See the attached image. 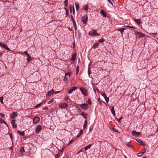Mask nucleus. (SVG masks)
Wrapping results in <instances>:
<instances>
[{
	"label": "nucleus",
	"instance_id": "nucleus-39",
	"mask_svg": "<svg viewBox=\"0 0 158 158\" xmlns=\"http://www.w3.org/2000/svg\"><path fill=\"white\" fill-rule=\"evenodd\" d=\"M24 54L25 55H26L27 56H28L29 57H31L30 56V55H29V54H28V52H27V51H25L24 52Z\"/></svg>",
	"mask_w": 158,
	"mask_h": 158
},
{
	"label": "nucleus",
	"instance_id": "nucleus-34",
	"mask_svg": "<svg viewBox=\"0 0 158 158\" xmlns=\"http://www.w3.org/2000/svg\"><path fill=\"white\" fill-rule=\"evenodd\" d=\"M65 6H67L68 4V0H65L64 2Z\"/></svg>",
	"mask_w": 158,
	"mask_h": 158
},
{
	"label": "nucleus",
	"instance_id": "nucleus-37",
	"mask_svg": "<svg viewBox=\"0 0 158 158\" xmlns=\"http://www.w3.org/2000/svg\"><path fill=\"white\" fill-rule=\"evenodd\" d=\"M42 103H40L37 105H36L35 106V108H37L39 107L40 106H41V105H42Z\"/></svg>",
	"mask_w": 158,
	"mask_h": 158
},
{
	"label": "nucleus",
	"instance_id": "nucleus-53",
	"mask_svg": "<svg viewBox=\"0 0 158 158\" xmlns=\"http://www.w3.org/2000/svg\"><path fill=\"white\" fill-rule=\"evenodd\" d=\"M127 27H129V28H133V29H135V27H132V26H127Z\"/></svg>",
	"mask_w": 158,
	"mask_h": 158
},
{
	"label": "nucleus",
	"instance_id": "nucleus-6",
	"mask_svg": "<svg viewBox=\"0 0 158 158\" xmlns=\"http://www.w3.org/2000/svg\"><path fill=\"white\" fill-rule=\"evenodd\" d=\"M40 120V118L39 117H34L33 118V122L35 124H36L38 123Z\"/></svg>",
	"mask_w": 158,
	"mask_h": 158
},
{
	"label": "nucleus",
	"instance_id": "nucleus-7",
	"mask_svg": "<svg viewBox=\"0 0 158 158\" xmlns=\"http://www.w3.org/2000/svg\"><path fill=\"white\" fill-rule=\"evenodd\" d=\"M15 120H13L11 121V123L13 127L15 129L17 127V125L15 123Z\"/></svg>",
	"mask_w": 158,
	"mask_h": 158
},
{
	"label": "nucleus",
	"instance_id": "nucleus-46",
	"mask_svg": "<svg viewBox=\"0 0 158 158\" xmlns=\"http://www.w3.org/2000/svg\"><path fill=\"white\" fill-rule=\"evenodd\" d=\"M99 35H99V34L98 33H96V32L95 33H94V36H98Z\"/></svg>",
	"mask_w": 158,
	"mask_h": 158
},
{
	"label": "nucleus",
	"instance_id": "nucleus-51",
	"mask_svg": "<svg viewBox=\"0 0 158 158\" xmlns=\"http://www.w3.org/2000/svg\"><path fill=\"white\" fill-rule=\"evenodd\" d=\"M73 15H74L75 14V9H74V6H73Z\"/></svg>",
	"mask_w": 158,
	"mask_h": 158
},
{
	"label": "nucleus",
	"instance_id": "nucleus-19",
	"mask_svg": "<svg viewBox=\"0 0 158 158\" xmlns=\"http://www.w3.org/2000/svg\"><path fill=\"white\" fill-rule=\"evenodd\" d=\"M99 45V44L98 43H95L92 47L93 49H95L98 47Z\"/></svg>",
	"mask_w": 158,
	"mask_h": 158
},
{
	"label": "nucleus",
	"instance_id": "nucleus-31",
	"mask_svg": "<svg viewBox=\"0 0 158 158\" xmlns=\"http://www.w3.org/2000/svg\"><path fill=\"white\" fill-rule=\"evenodd\" d=\"M123 118L121 116L119 118V119L118 118H116V120L118 121L119 122L121 123V120Z\"/></svg>",
	"mask_w": 158,
	"mask_h": 158
},
{
	"label": "nucleus",
	"instance_id": "nucleus-28",
	"mask_svg": "<svg viewBox=\"0 0 158 158\" xmlns=\"http://www.w3.org/2000/svg\"><path fill=\"white\" fill-rule=\"evenodd\" d=\"M91 146H92L91 144H89V145L87 146H86L85 148V150L86 151V150H88V149Z\"/></svg>",
	"mask_w": 158,
	"mask_h": 158
},
{
	"label": "nucleus",
	"instance_id": "nucleus-43",
	"mask_svg": "<svg viewBox=\"0 0 158 158\" xmlns=\"http://www.w3.org/2000/svg\"><path fill=\"white\" fill-rule=\"evenodd\" d=\"M74 141V140L73 139H71L69 142V143L68 145H69L70 144H71Z\"/></svg>",
	"mask_w": 158,
	"mask_h": 158
},
{
	"label": "nucleus",
	"instance_id": "nucleus-5",
	"mask_svg": "<svg viewBox=\"0 0 158 158\" xmlns=\"http://www.w3.org/2000/svg\"><path fill=\"white\" fill-rule=\"evenodd\" d=\"M88 16L86 15H85L82 17V21L83 23L85 24L87 21Z\"/></svg>",
	"mask_w": 158,
	"mask_h": 158
},
{
	"label": "nucleus",
	"instance_id": "nucleus-20",
	"mask_svg": "<svg viewBox=\"0 0 158 158\" xmlns=\"http://www.w3.org/2000/svg\"><path fill=\"white\" fill-rule=\"evenodd\" d=\"M137 142H138V143H139L140 144H141L143 146H145V143L140 139H137Z\"/></svg>",
	"mask_w": 158,
	"mask_h": 158
},
{
	"label": "nucleus",
	"instance_id": "nucleus-59",
	"mask_svg": "<svg viewBox=\"0 0 158 158\" xmlns=\"http://www.w3.org/2000/svg\"><path fill=\"white\" fill-rule=\"evenodd\" d=\"M1 121L2 122L4 123L6 122L4 120H2Z\"/></svg>",
	"mask_w": 158,
	"mask_h": 158
},
{
	"label": "nucleus",
	"instance_id": "nucleus-8",
	"mask_svg": "<svg viewBox=\"0 0 158 158\" xmlns=\"http://www.w3.org/2000/svg\"><path fill=\"white\" fill-rule=\"evenodd\" d=\"M17 112H13L11 114L10 117L11 119H13L17 116Z\"/></svg>",
	"mask_w": 158,
	"mask_h": 158
},
{
	"label": "nucleus",
	"instance_id": "nucleus-49",
	"mask_svg": "<svg viewBox=\"0 0 158 158\" xmlns=\"http://www.w3.org/2000/svg\"><path fill=\"white\" fill-rule=\"evenodd\" d=\"M31 57H29L27 58V60L28 62H30L31 60Z\"/></svg>",
	"mask_w": 158,
	"mask_h": 158
},
{
	"label": "nucleus",
	"instance_id": "nucleus-1",
	"mask_svg": "<svg viewBox=\"0 0 158 158\" xmlns=\"http://www.w3.org/2000/svg\"><path fill=\"white\" fill-rule=\"evenodd\" d=\"M80 89L84 95L86 96H88V91L85 88L81 87Z\"/></svg>",
	"mask_w": 158,
	"mask_h": 158
},
{
	"label": "nucleus",
	"instance_id": "nucleus-50",
	"mask_svg": "<svg viewBox=\"0 0 158 158\" xmlns=\"http://www.w3.org/2000/svg\"><path fill=\"white\" fill-rule=\"evenodd\" d=\"M102 96H103L104 98H106V94L104 93H103L102 94Z\"/></svg>",
	"mask_w": 158,
	"mask_h": 158
},
{
	"label": "nucleus",
	"instance_id": "nucleus-10",
	"mask_svg": "<svg viewBox=\"0 0 158 158\" xmlns=\"http://www.w3.org/2000/svg\"><path fill=\"white\" fill-rule=\"evenodd\" d=\"M71 18L73 22V23L74 24L75 29V30H76L77 29V25H76V23L73 17V16L72 15H71Z\"/></svg>",
	"mask_w": 158,
	"mask_h": 158
},
{
	"label": "nucleus",
	"instance_id": "nucleus-18",
	"mask_svg": "<svg viewBox=\"0 0 158 158\" xmlns=\"http://www.w3.org/2000/svg\"><path fill=\"white\" fill-rule=\"evenodd\" d=\"M135 21L138 25H140L141 24V21L140 19H134Z\"/></svg>",
	"mask_w": 158,
	"mask_h": 158
},
{
	"label": "nucleus",
	"instance_id": "nucleus-64",
	"mask_svg": "<svg viewBox=\"0 0 158 158\" xmlns=\"http://www.w3.org/2000/svg\"><path fill=\"white\" fill-rule=\"evenodd\" d=\"M127 146L128 147H131V146L129 145V144H127Z\"/></svg>",
	"mask_w": 158,
	"mask_h": 158
},
{
	"label": "nucleus",
	"instance_id": "nucleus-27",
	"mask_svg": "<svg viewBox=\"0 0 158 158\" xmlns=\"http://www.w3.org/2000/svg\"><path fill=\"white\" fill-rule=\"evenodd\" d=\"M125 30V29L123 28H122L120 29H118V31H120L122 34L123 32V31Z\"/></svg>",
	"mask_w": 158,
	"mask_h": 158
},
{
	"label": "nucleus",
	"instance_id": "nucleus-16",
	"mask_svg": "<svg viewBox=\"0 0 158 158\" xmlns=\"http://www.w3.org/2000/svg\"><path fill=\"white\" fill-rule=\"evenodd\" d=\"M136 34L140 37H143L144 36V35L143 33L139 32H137Z\"/></svg>",
	"mask_w": 158,
	"mask_h": 158
},
{
	"label": "nucleus",
	"instance_id": "nucleus-52",
	"mask_svg": "<svg viewBox=\"0 0 158 158\" xmlns=\"http://www.w3.org/2000/svg\"><path fill=\"white\" fill-rule=\"evenodd\" d=\"M0 115L2 117H5V115L2 113H0Z\"/></svg>",
	"mask_w": 158,
	"mask_h": 158
},
{
	"label": "nucleus",
	"instance_id": "nucleus-9",
	"mask_svg": "<svg viewBox=\"0 0 158 158\" xmlns=\"http://www.w3.org/2000/svg\"><path fill=\"white\" fill-rule=\"evenodd\" d=\"M140 132H137L135 131H133L132 132V134L135 136H138L140 134Z\"/></svg>",
	"mask_w": 158,
	"mask_h": 158
},
{
	"label": "nucleus",
	"instance_id": "nucleus-14",
	"mask_svg": "<svg viewBox=\"0 0 158 158\" xmlns=\"http://www.w3.org/2000/svg\"><path fill=\"white\" fill-rule=\"evenodd\" d=\"M77 89L76 87H73L70 88L68 91V93L69 94L71 93L73 91Z\"/></svg>",
	"mask_w": 158,
	"mask_h": 158
},
{
	"label": "nucleus",
	"instance_id": "nucleus-61",
	"mask_svg": "<svg viewBox=\"0 0 158 158\" xmlns=\"http://www.w3.org/2000/svg\"><path fill=\"white\" fill-rule=\"evenodd\" d=\"M59 92H60V91H57V92H55V94H56L58 93H59Z\"/></svg>",
	"mask_w": 158,
	"mask_h": 158
},
{
	"label": "nucleus",
	"instance_id": "nucleus-35",
	"mask_svg": "<svg viewBox=\"0 0 158 158\" xmlns=\"http://www.w3.org/2000/svg\"><path fill=\"white\" fill-rule=\"evenodd\" d=\"M88 103L89 105H91L92 104V102L90 98L88 99Z\"/></svg>",
	"mask_w": 158,
	"mask_h": 158
},
{
	"label": "nucleus",
	"instance_id": "nucleus-4",
	"mask_svg": "<svg viewBox=\"0 0 158 158\" xmlns=\"http://www.w3.org/2000/svg\"><path fill=\"white\" fill-rule=\"evenodd\" d=\"M41 126L40 125H39L36 126L35 129V131L37 133H39L41 131Z\"/></svg>",
	"mask_w": 158,
	"mask_h": 158
},
{
	"label": "nucleus",
	"instance_id": "nucleus-13",
	"mask_svg": "<svg viewBox=\"0 0 158 158\" xmlns=\"http://www.w3.org/2000/svg\"><path fill=\"white\" fill-rule=\"evenodd\" d=\"M70 73H67L65 74V76L64 78V81H66L68 79V76L69 77H70Z\"/></svg>",
	"mask_w": 158,
	"mask_h": 158
},
{
	"label": "nucleus",
	"instance_id": "nucleus-30",
	"mask_svg": "<svg viewBox=\"0 0 158 158\" xmlns=\"http://www.w3.org/2000/svg\"><path fill=\"white\" fill-rule=\"evenodd\" d=\"M79 67L78 65L77 66L76 68V74L77 75L78 74Z\"/></svg>",
	"mask_w": 158,
	"mask_h": 158
},
{
	"label": "nucleus",
	"instance_id": "nucleus-26",
	"mask_svg": "<svg viewBox=\"0 0 158 158\" xmlns=\"http://www.w3.org/2000/svg\"><path fill=\"white\" fill-rule=\"evenodd\" d=\"M18 133L22 136H23L25 134L24 131L21 132L19 130L18 131Z\"/></svg>",
	"mask_w": 158,
	"mask_h": 158
},
{
	"label": "nucleus",
	"instance_id": "nucleus-38",
	"mask_svg": "<svg viewBox=\"0 0 158 158\" xmlns=\"http://www.w3.org/2000/svg\"><path fill=\"white\" fill-rule=\"evenodd\" d=\"M104 41V39L103 38H102L101 39L99 40H98V42L99 43H102Z\"/></svg>",
	"mask_w": 158,
	"mask_h": 158
},
{
	"label": "nucleus",
	"instance_id": "nucleus-63",
	"mask_svg": "<svg viewBox=\"0 0 158 158\" xmlns=\"http://www.w3.org/2000/svg\"><path fill=\"white\" fill-rule=\"evenodd\" d=\"M64 148H62V150L60 151V152H63V150H64Z\"/></svg>",
	"mask_w": 158,
	"mask_h": 158
},
{
	"label": "nucleus",
	"instance_id": "nucleus-40",
	"mask_svg": "<svg viewBox=\"0 0 158 158\" xmlns=\"http://www.w3.org/2000/svg\"><path fill=\"white\" fill-rule=\"evenodd\" d=\"M85 115H87V114H86V113H81V115L82 116H83L84 117V118L85 119H87V117L85 116Z\"/></svg>",
	"mask_w": 158,
	"mask_h": 158
},
{
	"label": "nucleus",
	"instance_id": "nucleus-12",
	"mask_svg": "<svg viewBox=\"0 0 158 158\" xmlns=\"http://www.w3.org/2000/svg\"><path fill=\"white\" fill-rule=\"evenodd\" d=\"M143 151L142 152H139L138 153L137 156H142L146 152L147 150L146 149H144Z\"/></svg>",
	"mask_w": 158,
	"mask_h": 158
},
{
	"label": "nucleus",
	"instance_id": "nucleus-24",
	"mask_svg": "<svg viewBox=\"0 0 158 158\" xmlns=\"http://www.w3.org/2000/svg\"><path fill=\"white\" fill-rule=\"evenodd\" d=\"M109 128L111 130H112L114 131L118 132V131L116 129L114 128L111 126L109 127Z\"/></svg>",
	"mask_w": 158,
	"mask_h": 158
},
{
	"label": "nucleus",
	"instance_id": "nucleus-33",
	"mask_svg": "<svg viewBox=\"0 0 158 158\" xmlns=\"http://www.w3.org/2000/svg\"><path fill=\"white\" fill-rule=\"evenodd\" d=\"M20 152L21 153L25 152V150L24 149V147H22L20 149Z\"/></svg>",
	"mask_w": 158,
	"mask_h": 158
},
{
	"label": "nucleus",
	"instance_id": "nucleus-11",
	"mask_svg": "<svg viewBox=\"0 0 158 158\" xmlns=\"http://www.w3.org/2000/svg\"><path fill=\"white\" fill-rule=\"evenodd\" d=\"M67 106L68 105L64 103H63L59 105V107L61 108H66Z\"/></svg>",
	"mask_w": 158,
	"mask_h": 158
},
{
	"label": "nucleus",
	"instance_id": "nucleus-23",
	"mask_svg": "<svg viewBox=\"0 0 158 158\" xmlns=\"http://www.w3.org/2000/svg\"><path fill=\"white\" fill-rule=\"evenodd\" d=\"M76 56L75 54H74L72 57L71 58V60L72 61H74L76 59Z\"/></svg>",
	"mask_w": 158,
	"mask_h": 158
},
{
	"label": "nucleus",
	"instance_id": "nucleus-60",
	"mask_svg": "<svg viewBox=\"0 0 158 158\" xmlns=\"http://www.w3.org/2000/svg\"><path fill=\"white\" fill-rule=\"evenodd\" d=\"M81 135H79V134L78 135H77L76 136V137L77 138H78Z\"/></svg>",
	"mask_w": 158,
	"mask_h": 158
},
{
	"label": "nucleus",
	"instance_id": "nucleus-21",
	"mask_svg": "<svg viewBox=\"0 0 158 158\" xmlns=\"http://www.w3.org/2000/svg\"><path fill=\"white\" fill-rule=\"evenodd\" d=\"M54 93V91L53 89H52L50 91H49L48 92V96H51V95L53 94Z\"/></svg>",
	"mask_w": 158,
	"mask_h": 158
},
{
	"label": "nucleus",
	"instance_id": "nucleus-3",
	"mask_svg": "<svg viewBox=\"0 0 158 158\" xmlns=\"http://www.w3.org/2000/svg\"><path fill=\"white\" fill-rule=\"evenodd\" d=\"M0 46L1 47L3 48L8 51H10V48L8 47L7 46L6 44H5L1 42H0Z\"/></svg>",
	"mask_w": 158,
	"mask_h": 158
},
{
	"label": "nucleus",
	"instance_id": "nucleus-25",
	"mask_svg": "<svg viewBox=\"0 0 158 158\" xmlns=\"http://www.w3.org/2000/svg\"><path fill=\"white\" fill-rule=\"evenodd\" d=\"M83 8L86 10H87L88 9V4H86L84 5Z\"/></svg>",
	"mask_w": 158,
	"mask_h": 158
},
{
	"label": "nucleus",
	"instance_id": "nucleus-29",
	"mask_svg": "<svg viewBox=\"0 0 158 158\" xmlns=\"http://www.w3.org/2000/svg\"><path fill=\"white\" fill-rule=\"evenodd\" d=\"M87 124V121L86 120L83 126V128L84 129H85L86 127Z\"/></svg>",
	"mask_w": 158,
	"mask_h": 158
},
{
	"label": "nucleus",
	"instance_id": "nucleus-36",
	"mask_svg": "<svg viewBox=\"0 0 158 158\" xmlns=\"http://www.w3.org/2000/svg\"><path fill=\"white\" fill-rule=\"evenodd\" d=\"M3 99H4V98L3 97H0V101L1 102L2 104L3 103Z\"/></svg>",
	"mask_w": 158,
	"mask_h": 158
},
{
	"label": "nucleus",
	"instance_id": "nucleus-15",
	"mask_svg": "<svg viewBox=\"0 0 158 158\" xmlns=\"http://www.w3.org/2000/svg\"><path fill=\"white\" fill-rule=\"evenodd\" d=\"M100 13L104 17H106L107 15L106 13L104 10H102L100 12Z\"/></svg>",
	"mask_w": 158,
	"mask_h": 158
},
{
	"label": "nucleus",
	"instance_id": "nucleus-48",
	"mask_svg": "<svg viewBox=\"0 0 158 158\" xmlns=\"http://www.w3.org/2000/svg\"><path fill=\"white\" fill-rule=\"evenodd\" d=\"M88 74H89V76L92 73V72H91V70L89 69H88Z\"/></svg>",
	"mask_w": 158,
	"mask_h": 158
},
{
	"label": "nucleus",
	"instance_id": "nucleus-41",
	"mask_svg": "<svg viewBox=\"0 0 158 158\" xmlns=\"http://www.w3.org/2000/svg\"><path fill=\"white\" fill-rule=\"evenodd\" d=\"M60 156V153L59 152H58L55 155V158H58Z\"/></svg>",
	"mask_w": 158,
	"mask_h": 158
},
{
	"label": "nucleus",
	"instance_id": "nucleus-22",
	"mask_svg": "<svg viewBox=\"0 0 158 158\" xmlns=\"http://www.w3.org/2000/svg\"><path fill=\"white\" fill-rule=\"evenodd\" d=\"M111 111L112 113L113 114L114 116L115 115V111L114 110V107H112L111 109Z\"/></svg>",
	"mask_w": 158,
	"mask_h": 158
},
{
	"label": "nucleus",
	"instance_id": "nucleus-47",
	"mask_svg": "<svg viewBox=\"0 0 158 158\" xmlns=\"http://www.w3.org/2000/svg\"><path fill=\"white\" fill-rule=\"evenodd\" d=\"M53 98L52 99L49 101V102H48V104H50V103H52V102H53Z\"/></svg>",
	"mask_w": 158,
	"mask_h": 158
},
{
	"label": "nucleus",
	"instance_id": "nucleus-58",
	"mask_svg": "<svg viewBox=\"0 0 158 158\" xmlns=\"http://www.w3.org/2000/svg\"><path fill=\"white\" fill-rule=\"evenodd\" d=\"M43 109L45 110H47L48 109V108L46 107H44Z\"/></svg>",
	"mask_w": 158,
	"mask_h": 158
},
{
	"label": "nucleus",
	"instance_id": "nucleus-17",
	"mask_svg": "<svg viewBox=\"0 0 158 158\" xmlns=\"http://www.w3.org/2000/svg\"><path fill=\"white\" fill-rule=\"evenodd\" d=\"M95 32L96 31L95 30L92 29L89 32V35H94Z\"/></svg>",
	"mask_w": 158,
	"mask_h": 158
},
{
	"label": "nucleus",
	"instance_id": "nucleus-44",
	"mask_svg": "<svg viewBox=\"0 0 158 158\" xmlns=\"http://www.w3.org/2000/svg\"><path fill=\"white\" fill-rule=\"evenodd\" d=\"M69 7L70 10V13H71L72 12V6L71 5H70L69 6Z\"/></svg>",
	"mask_w": 158,
	"mask_h": 158
},
{
	"label": "nucleus",
	"instance_id": "nucleus-32",
	"mask_svg": "<svg viewBox=\"0 0 158 158\" xmlns=\"http://www.w3.org/2000/svg\"><path fill=\"white\" fill-rule=\"evenodd\" d=\"M76 8L77 10H78L79 8V6L78 4L75 3Z\"/></svg>",
	"mask_w": 158,
	"mask_h": 158
},
{
	"label": "nucleus",
	"instance_id": "nucleus-56",
	"mask_svg": "<svg viewBox=\"0 0 158 158\" xmlns=\"http://www.w3.org/2000/svg\"><path fill=\"white\" fill-rule=\"evenodd\" d=\"M93 129V127H90V129H89V131H92Z\"/></svg>",
	"mask_w": 158,
	"mask_h": 158
},
{
	"label": "nucleus",
	"instance_id": "nucleus-57",
	"mask_svg": "<svg viewBox=\"0 0 158 158\" xmlns=\"http://www.w3.org/2000/svg\"><path fill=\"white\" fill-rule=\"evenodd\" d=\"M98 100L99 102V103L101 105L102 104V102H101L100 101V99L99 98H98Z\"/></svg>",
	"mask_w": 158,
	"mask_h": 158
},
{
	"label": "nucleus",
	"instance_id": "nucleus-2",
	"mask_svg": "<svg viewBox=\"0 0 158 158\" xmlns=\"http://www.w3.org/2000/svg\"><path fill=\"white\" fill-rule=\"evenodd\" d=\"M80 107L82 109L84 110H86L88 109L89 106L88 104L87 103H84L81 104L80 105Z\"/></svg>",
	"mask_w": 158,
	"mask_h": 158
},
{
	"label": "nucleus",
	"instance_id": "nucleus-62",
	"mask_svg": "<svg viewBox=\"0 0 158 158\" xmlns=\"http://www.w3.org/2000/svg\"><path fill=\"white\" fill-rule=\"evenodd\" d=\"M68 155V153L67 154H66V155H65V156H66V158H69V157H68V156H67V155Z\"/></svg>",
	"mask_w": 158,
	"mask_h": 158
},
{
	"label": "nucleus",
	"instance_id": "nucleus-45",
	"mask_svg": "<svg viewBox=\"0 0 158 158\" xmlns=\"http://www.w3.org/2000/svg\"><path fill=\"white\" fill-rule=\"evenodd\" d=\"M65 10H66V13H65L66 15H68V16L69 15V14L68 12V10L67 9H65Z\"/></svg>",
	"mask_w": 158,
	"mask_h": 158
},
{
	"label": "nucleus",
	"instance_id": "nucleus-42",
	"mask_svg": "<svg viewBox=\"0 0 158 158\" xmlns=\"http://www.w3.org/2000/svg\"><path fill=\"white\" fill-rule=\"evenodd\" d=\"M105 99L107 103H108L109 101V98L108 97H106L104 98Z\"/></svg>",
	"mask_w": 158,
	"mask_h": 158
},
{
	"label": "nucleus",
	"instance_id": "nucleus-55",
	"mask_svg": "<svg viewBox=\"0 0 158 158\" xmlns=\"http://www.w3.org/2000/svg\"><path fill=\"white\" fill-rule=\"evenodd\" d=\"M9 135H10V137L11 138V139H12L13 136H12V134L11 133H10Z\"/></svg>",
	"mask_w": 158,
	"mask_h": 158
},
{
	"label": "nucleus",
	"instance_id": "nucleus-54",
	"mask_svg": "<svg viewBox=\"0 0 158 158\" xmlns=\"http://www.w3.org/2000/svg\"><path fill=\"white\" fill-rule=\"evenodd\" d=\"M83 132V131L82 130H81L80 131L79 134V135H81L82 134Z\"/></svg>",
	"mask_w": 158,
	"mask_h": 158
}]
</instances>
